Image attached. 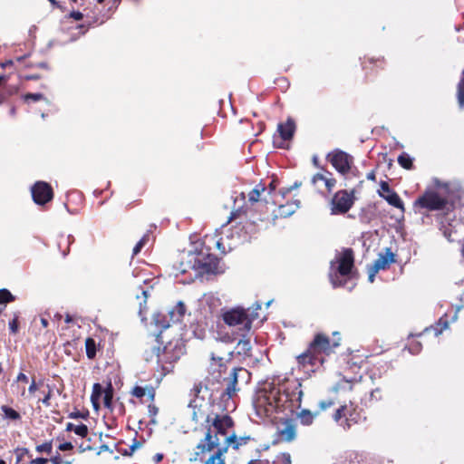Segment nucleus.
<instances>
[{"label":"nucleus","instance_id":"obj_1","mask_svg":"<svg viewBox=\"0 0 464 464\" xmlns=\"http://www.w3.org/2000/svg\"><path fill=\"white\" fill-rule=\"evenodd\" d=\"M304 392L302 384L298 381L289 382L287 386L282 389L279 386H271L269 389H263L257 394L255 401V407L257 411L264 408L268 413L274 408L283 406L284 401H291L295 403L296 408H301L302 398Z\"/></svg>","mask_w":464,"mask_h":464},{"label":"nucleus","instance_id":"obj_2","mask_svg":"<svg viewBox=\"0 0 464 464\" xmlns=\"http://www.w3.org/2000/svg\"><path fill=\"white\" fill-rule=\"evenodd\" d=\"M234 421L227 414L211 417L210 423H207L204 437L198 441L196 450L190 454L189 461L201 460L207 454L220 447L218 435H227V430L233 427Z\"/></svg>","mask_w":464,"mask_h":464},{"label":"nucleus","instance_id":"obj_3","mask_svg":"<svg viewBox=\"0 0 464 464\" xmlns=\"http://www.w3.org/2000/svg\"><path fill=\"white\" fill-rule=\"evenodd\" d=\"M341 338L338 337L331 343L328 336L324 334H317L313 342L309 344L308 349L297 357L298 362L304 365L309 363L315 365L317 362L323 363L324 359L321 354L329 355L334 353V349L340 345Z\"/></svg>","mask_w":464,"mask_h":464},{"label":"nucleus","instance_id":"obj_4","mask_svg":"<svg viewBox=\"0 0 464 464\" xmlns=\"http://www.w3.org/2000/svg\"><path fill=\"white\" fill-rule=\"evenodd\" d=\"M208 261L203 253L188 252L180 256L179 261L173 266L176 270L175 276L185 274L189 269L198 271V273L216 274L218 272L217 262L210 256H208Z\"/></svg>","mask_w":464,"mask_h":464},{"label":"nucleus","instance_id":"obj_5","mask_svg":"<svg viewBox=\"0 0 464 464\" xmlns=\"http://www.w3.org/2000/svg\"><path fill=\"white\" fill-rule=\"evenodd\" d=\"M222 317L228 326L237 327L238 334L242 337H246L255 320V316H248V314L243 308H234L226 311Z\"/></svg>","mask_w":464,"mask_h":464},{"label":"nucleus","instance_id":"obj_6","mask_svg":"<svg viewBox=\"0 0 464 464\" xmlns=\"http://www.w3.org/2000/svg\"><path fill=\"white\" fill-rule=\"evenodd\" d=\"M414 205L415 207L433 211L448 208L449 202L445 197L439 195V193L435 191H427L415 201Z\"/></svg>","mask_w":464,"mask_h":464},{"label":"nucleus","instance_id":"obj_7","mask_svg":"<svg viewBox=\"0 0 464 464\" xmlns=\"http://www.w3.org/2000/svg\"><path fill=\"white\" fill-rule=\"evenodd\" d=\"M354 203L353 191L339 190L331 200V213L333 215L348 212Z\"/></svg>","mask_w":464,"mask_h":464},{"label":"nucleus","instance_id":"obj_8","mask_svg":"<svg viewBox=\"0 0 464 464\" xmlns=\"http://www.w3.org/2000/svg\"><path fill=\"white\" fill-rule=\"evenodd\" d=\"M189 408L191 409V419L194 422L198 423L202 420H205L206 423H210L211 415L209 414L210 403L205 401L201 398H195L189 403Z\"/></svg>","mask_w":464,"mask_h":464},{"label":"nucleus","instance_id":"obj_9","mask_svg":"<svg viewBox=\"0 0 464 464\" xmlns=\"http://www.w3.org/2000/svg\"><path fill=\"white\" fill-rule=\"evenodd\" d=\"M32 197L36 204L44 205L53 198L51 186L44 181H38L32 188Z\"/></svg>","mask_w":464,"mask_h":464},{"label":"nucleus","instance_id":"obj_10","mask_svg":"<svg viewBox=\"0 0 464 464\" xmlns=\"http://www.w3.org/2000/svg\"><path fill=\"white\" fill-rule=\"evenodd\" d=\"M336 270L343 276H348L353 267V252L352 249H345L338 256H336Z\"/></svg>","mask_w":464,"mask_h":464},{"label":"nucleus","instance_id":"obj_11","mask_svg":"<svg viewBox=\"0 0 464 464\" xmlns=\"http://www.w3.org/2000/svg\"><path fill=\"white\" fill-rule=\"evenodd\" d=\"M329 157L332 165L337 171L342 174H345L349 171L351 168V158L347 153L342 150H336L329 155Z\"/></svg>","mask_w":464,"mask_h":464},{"label":"nucleus","instance_id":"obj_12","mask_svg":"<svg viewBox=\"0 0 464 464\" xmlns=\"http://www.w3.org/2000/svg\"><path fill=\"white\" fill-rule=\"evenodd\" d=\"M295 130V124L292 119H288L285 123H279L277 131L281 140L277 143L276 138L275 137L274 143L279 148H284L285 142L292 139Z\"/></svg>","mask_w":464,"mask_h":464},{"label":"nucleus","instance_id":"obj_13","mask_svg":"<svg viewBox=\"0 0 464 464\" xmlns=\"http://www.w3.org/2000/svg\"><path fill=\"white\" fill-rule=\"evenodd\" d=\"M381 190L379 194L390 205L404 211V205L399 195L390 188L387 182L382 181L380 185Z\"/></svg>","mask_w":464,"mask_h":464},{"label":"nucleus","instance_id":"obj_14","mask_svg":"<svg viewBox=\"0 0 464 464\" xmlns=\"http://www.w3.org/2000/svg\"><path fill=\"white\" fill-rule=\"evenodd\" d=\"M278 434L282 440L290 442L293 441L296 437V425L293 420L286 419L282 425V428L278 429Z\"/></svg>","mask_w":464,"mask_h":464},{"label":"nucleus","instance_id":"obj_15","mask_svg":"<svg viewBox=\"0 0 464 464\" xmlns=\"http://www.w3.org/2000/svg\"><path fill=\"white\" fill-rule=\"evenodd\" d=\"M395 262V256L392 252L391 248H385L384 254H379L377 259L374 261L372 266L375 267V272H379L380 270H384L389 267V266Z\"/></svg>","mask_w":464,"mask_h":464},{"label":"nucleus","instance_id":"obj_16","mask_svg":"<svg viewBox=\"0 0 464 464\" xmlns=\"http://www.w3.org/2000/svg\"><path fill=\"white\" fill-rule=\"evenodd\" d=\"M182 353L181 347L165 346L162 353L158 354L159 362L172 363L179 359Z\"/></svg>","mask_w":464,"mask_h":464},{"label":"nucleus","instance_id":"obj_17","mask_svg":"<svg viewBox=\"0 0 464 464\" xmlns=\"http://www.w3.org/2000/svg\"><path fill=\"white\" fill-rule=\"evenodd\" d=\"M244 372L243 368H234L230 373L229 379L227 381V384L226 390L224 392V395H227L228 398H232L237 389V382H238V373Z\"/></svg>","mask_w":464,"mask_h":464},{"label":"nucleus","instance_id":"obj_18","mask_svg":"<svg viewBox=\"0 0 464 464\" xmlns=\"http://www.w3.org/2000/svg\"><path fill=\"white\" fill-rule=\"evenodd\" d=\"M251 440L250 436H240L237 437L234 432L230 435L226 436L224 445L222 447L231 446L234 450H238L241 446L247 444Z\"/></svg>","mask_w":464,"mask_h":464},{"label":"nucleus","instance_id":"obj_19","mask_svg":"<svg viewBox=\"0 0 464 464\" xmlns=\"http://www.w3.org/2000/svg\"><path fill=\"white\" fill-rule=\"evenodd\" d=\"M204 462V464H226L225 454L227 452V447H218Z\"/></svg>","mask_w":464,"mask_h":464},{"label":"nucleus","instance_id":"obj_20","mask_svg":"<svg viewBox=\"0 0 464 464\" xmlns=\"http://www.w3.org/2000/svg\"><path fill=\"white\" fill-rule=\"evenodd\" d=\"M186 313V306L183 302L179 301L177 305L169 311L170 322L179 323L182 320Z\"/></svg>","mask_w":464,"mask_h":464},{"label":"nucleus","instance_id":"obj_21","mask_svg":"<svg viewBox=\"0 0 464 464\" xmlns=\"http://www.w3.org/2000/svg\"><path fill=\"white\" fill-rule=\"evenodd\" d=\"M318 414L319 411L312 412L309 410L304 409L297 413V418L301 424L308 426L314 422V418L318 416Z\"/></svg>","mask_w":464,"mask_h":464},{"label":"nucleus","instance_id":"obj_22","mask_svg":"<svg viewBox=\"0 0 464 464\" xmlns=\"http://www.w3.org/2000/svg\"><path fill=\"white\" fill-rule=\"evenodd\" d=\"M131 394L137 398H142L146 394H148L149 398L153 401L155 397V392L152 387H140L135 386L131 392Z\"/></svg>","mask_w":464,"mask_h":464},{"label":"nucleus","instance_id":"obj_23","mask_svg":"<svg viewBox=\"0 0 464 464\" xmlns=\"http://www.w3.org/2000/svg\"><path fill=\"white\" fill-rule=\"evenodd\" d=\"M136 298L139 301V314L143 318V314L147 309L148 292L146 290H142L141 295H137Z\"/></svg>","mask_w":464,"mask_h":464},{"label":"nucleus","instance_id":"obj_24","mask_svg":"<svg viewBox=\"0 0 464 464\" xmlns=\"http://www.w3.org/2000/svg\"><path fill=\"white\" fill-rule=\"evenodd\" d=\"M237 353L243 355H248L251 350L250 341L243 337V339L239 340L237 343Z\"/></svg>","mask_w":464,"mask_h":464},{"label":"nucleus","instance_id":"obj_25","mask_svg":"<svg viewBox=\"0 0 464 464\" xmlns=\"http://www.w3.org/2000/svg\"><path fill=\"white\" fill-rule=\"evenodd\" d=\"M266 188L263 185L259 184L248 193V200L251 203H256L259 200L260 195Z\"/></svg>","mask_w":464,"mask_h":464},{"label":"nucleus","instance_id":"obj_26","mask_svg":"<svg viewBox=\"0 0 464 464\" xmlns=\"http://www.w3.org/2000/svg\"><path fill=\"white\" fill-rule=\"evenodd\" d=\"M458 102L460 108L464 107V70L462 72V78L458 84Z\"/></svg>","mask_w":464,"mask_h":464},{"label":"nucleus","instance_id":"obj_27","mask_svg":"<svg viewBox=\"0 0 464 464\" xmlns=\"http://www.w3.org/2000/svg\"><path fill=\"white\" fill-rule=\"evenodd\" d=\"M85 347L88 358H93L96 353L95 342L92 338L86 339Z\"/></svg>","mask_w":464,"mask_h":464},{"label":"nucleus","instance_id":"obj_28","mask_svg":"<svg viewBox=\"0 0 464 464\" xmlns=\"http://www.w3.org/2000/svg\"><path fill=\"white\" fill-rule=\"evenodd\" d=\"M398 162L402 168L406 169H411L412 168V160L407 154L403 153L400 155L398 157Z\"/></svg>","mask_w":464,"mask_h":464},{"label":"nucleus","instance_id":"obj_29","mask_svg":"<svg viewBox=\"0 0 464 464\" xmlns=\"http://www.w3.org/2000/svg\"><path fill=\"white\" fill-rule=\"evenodd\" d=\"M14 300V296L5 288L0 289V304H5Z\"/></svg>","mask_w":464,"mask_h":464},{"label":"nucleus","instance_id":"obj_30","mask_svg":"<svg viewBox=\"0 0 464 464\" xmlns=\"http://www.w3.org/2000/svg\"><path fill=\"white\" fill-rule=\"evenodd\" d=\"M273 464H291L290 454L286 452L278 454L273 461Z\"/></svg>","mask_w":464,"mask_h":464},{"label":"nucleus","instance_id":"obj_31","mask_svg":"<svg viewBox=\"0 0 464 464\" xmlns=\"http://www.w3.org/2000/svg\"><path fill=\"white\" fill-rule=\"evenodd\" d=\"M348 414L352 416L348 407L346 405H343L334 414V420L335 421H339L343 417H346Z\"/></svg>","mask_w":464,"mask_h":464},{"label":"nucleus","instance_id":"obj_32","mask_svg":"<svg viewBox=\"0 0 464 464\" xmlns=\"http://www.w3.org/2000/svg\"><path fill=\"white\" fill-rule=\"evenodd\" d=\"M233 352L229 351L227 354V358L225 356H222L220 354H218L216 353H211V360L218 362L219 365L221 366L223 364L224 361H230L233 357Z\"/></svg>","mask_w":464,"mask_h":464},{"label":"nucleus","instance_id":"obj_33","mask_svg":"<svg viewBox=\"0 0 464 464\" xmlns=\"http://www.w3.org/2000/svg\"><path fill=\"white\" fill-rule=\"evenodd\" d=\"M2 411L5 413L6 418H9L11 420L20 419V414L16 411H14V409H12L10 407L3 406Z\"/></svg>","mask_w":464,"mask_h":464},{"label":"nucleus","instance_id":"obj_34","mask_svg":"<svg viewBox=\"0 0 464 464\" xmlns=\"http://www.w3.org/2000/svg\"><path fill=\"white\" fill-rule=\"evenodd\" d=\"M112 390L111 385H109V388L104 392L103 403L104 406L108 409L111 408V401H112Z\"/></svg>","mask_w":464,"mask_h":464},{"label":"nucleus","instance_id":"obj_35","mask_svg":"<svg viewBox=\"0 0 464 464\" xmlns=\"http://www.w3.org/2000/svg\"><path fill=\"white\" fill-rule=\"evenodd\" d=\"M158 412H159V409L156 405L150 404L148 406V414L150 417V423L153 425L157 424L156 416H157Z\"/></svg>","mask_w":464,"mask_h":464},{"label":"nucleus","instance_id":"obj_36","mask_svg":"<svg viewBox=\"0 0 464 464\" xmlns=\"http://www.w3.org/2000/svg\"><path fill=\"white\" fill-rule=\"evenodd\" d=\"M434 185L437 188L443 190L446 194L450 193V183L440 181L439 179H434Z\"/></svg>","mask_w":464,"mask_h":464},{"label":"nucleus","instance_id":"obj_37","mask_svg":"<svg viewBox=\"0 0 464 464\" xmlns=\"http://www.w3.org/2000/svg\"><path fill=\"white\" fill-rule=\"evenodd\" d=\"M149 240V235L145 234L140 241L136 244V246L133 247V255H137L140 253L141 248L146 245L147 241Z\"/></svg>","mask_w":464,"mask_h":464},{"label":"nucleus","instance_id":"obj_38","mask_svg":"<svg viewBox=\"0 0 464 464\" xmlns=\"http://www.w3.org/2000/svg\"><path fill=\"white\" fill-rule=\"evenodd\" d=\"M102 393V387L100 383H94L92 386V392L91 396V401H94L96 399H100Z\"/></svg>","mask_w":464,"mask_h":464},{"label":"nucleus","instance_id":"obj_39","mask_svg":"<svg viewBox=\"0 0 464 464\" xmlns=\"http://www.w3.org/2000/svg\"><path fill=\"white\" fill-rule=\"evenodd\" d=\"M73 431L75 434L84 438L88 434V427L85 424H81L78 426H75L73 429Z\"/></svg>","mask_w":464,"mask_h":464},{"label":"nucleus","instance_id":"obj_40","mask_svg":"<svg viewBox=\"0 0 464 464\" xmlns=\"http://www.w3.org/2000/svg\"><path fill=\"white\" fill-rule=\"evenodd\" d=\"M52 442H45L44 444L38 445L36 447V450L40 453L46 452L47 454H50L52 452Z\"/></svg>","mask_w":464,"mask_h":464},{"label":"nucleus","instance_id":"obj_41","mask_svg":"<svg viewBox=\"0 0 464 464\" xmlns=\"http://www.w3.org/2000/svg\"><path fill=\"white\" fill-rule=\"evenodd\" d=\"M324 184L329 192L332 191V189L334 188L336 180L334 178H332L331 173H328V177L327 179H325Z\"/></svg>","mask_w":464,"mask_h":464},{"label":"nucleus","instance_id":"obj_42","mask_svg":"<svg viewBox=\"0 0 464 464\" xmlns=\"http://www.w3.org/2000/svg\"><path fill=\"white\" fill-rule=\"evenodd\" d=\"M24 99L27 101V100H32L34 102H37V101H40L42 99H44V96L43 94L41 93H28L24 96Z\"/></svg>","mask_w":464,"mask_h":464},{"label":"nucleus","instance_id":"obj_43","mask_svg":"<svg viewBox=\"0 0 464 464\" xmlns=\"http://www.w3.org/2000/svg\"><path fill=\"white\" fill-rule=\"evenodd\" d=\"M328 173H329V172H327L326 174H323V173H317V174H315V175L313 177V179H312V182H313L314 184H316L319 180H322V181H324H324H325V179H327V177H328Z\"/></svg>","mask_w":464,"mask_h":464},{"label":"nucleus","instance_id":"obj_44","mask_svg":"<svg viewBox=\"0 0 464 464\" xmlns=\"http://www.w3.org/2000/svg\"><path fill=\"white\" fill-rule=\"evenodd\" d=\"M334 405V401L332 400L321 401L319 402L320 411H325L326 409L332 407Z\"/></svg>","mask_w":464,"mask_h":464},{"label":"nucleus","instance_id":"obj_45","mask_svg":"<svg viewBox=\"0 0 464 464\" xmlns=\"http://www.w3.org/2000/svg\"><path fill=\"white\" fill-rule=\"evenodd\" d=\"M420 351V343H414L409 346V352L412 354L418 353Z\"/></svg>","mask_w":464,"mask_h":464},{"label":"nucleus","instance_id":"obj_46","mask_svg":"<svg viewBox=\"0 0 464 464\" xmlns=\"http://www.w3.org/2000/svg\"><path fill=\"white\" fill-rule=\"evenodd\" d=\"M9 328L11 330V332L13 334H16L17 331H18V321H17V318H14L10 323H9Z\"/></svg>","mask_w":464,"mask_h":464},{"label":"nucleus","instance_id":"obj_47","mask_svg":"<svg viewBox=\"0 0 464 464\" xmlns=\"http://www.w3.org/2000/svg\"><path fill=\"white\" fill-rule=\"evenodd\" d=\"M73 448L71 442H64L59 445V450L62 451L71 450Z\"/></svg>","mask_w":464,"mask_h":464},{"label":"nucleus","instance_id":"obj_48","mask_svg":"<svg viewBox=\"0 0 464 464\" xmlns=\"http://www.w3.org/2000/svg\"><path fill=\"white\" fill-rule=\"evenodd\" d=\"M51 396H52V391L49 389L48 392L44 395V397L42 399V402L45 405V406H49L50 405V399H51Z\"/></svg>","mask_w":464,"mask_h":464},{"label":"nucleus","instance_id":"obj_49","mask_svg":"<svg viewBox=\"0 0 464 464\" xmlns=\"http://www.w3.org/2000/svg\"><path fill=\"white\" fill-rule=\"evenodd\" d=\"M70 16L76 21H80L82 19L83 15L81 12L73 11L70 14Z\"/></svg>","mask_w":464,"mask_h":464},{"label":"nucleus","instance_id":"obj_50","mask_svg":"<svg viewBox=\"0 0 464 464\" xmlns=\"http://www.w3.org/2000/svg\"><path fill=\"white\" fill-rule=\"evenodd\" d=\"M378 272H375V267L374 266H371L370 269H369V281L371 283H372L374 281V277H375V275L377 274Z\"/></svg>","mask_w":464,"mask_h":464},{"label":"nucleus","instance_id":"obj_51","mask_svg":"<svg viewBox=\"0 0 464 464\" xmlns=\"http://www.w3.org/2000/svg\"><path fill=\"white\" fill-rule=\"evenodd\" d=\"M49 460L44 458H36L31 461V464H47Z\"/></svg>","mask_w":464,"mask_h":464},{"label":"nucleus","instance_id":"obj_52","mask_svg":"<svg viewBox=\"0 0 464 464\" xmlns=\"http://www.w3.org/2000/svg\"><path fill=\"white\" fill-rule=\"evenodd\" d=\"M28 450L25 449V448H23V449H18L17 450V457H18V461L22 459V457L25 454H28Z\"/></svg>","mask_w":464,"mask_h":464},{"label":"nucleus","instance_id":"obj_53","mask_svg":"<svg viewBox=\"0 0 464 464\" xmlns=\"http://www.w3.org/2000/svg\"><path fill=\"white\" fill-rule=\"evenodd\" d=\"M255 305L256 307L254 311L251 314H248V316H255V319H256L258 317L257 311L261 308V304L256 303Z\"/></svg>","mask_w":464,"mask_h":464},{"label":"nucleus","instance_id":"obj_54","mask_svg":"<svg viewBox=\"0 0 464 464\" xmlns=\"http://www.w3.org/2000/svg\"><path fill=\"white\" fill-rule=\"evenodd\" d=\"M294 212H295V210H294V209L289 210V211H285V207H284V206H280V214H281L282 216L286 217V216H289V215L293 214Z\"/></svg>","mask_w":464,"mask_h":464},{"label":"nucleus","instance_id":"obj_55","mask_svg":"<svg viewBox=\"0 0 464 464\" xmlns=\"http://www.w3.org/2000/svg\"><path fill=\"white\" fill-rule=\"evenodd\" d=\"M16 381L17 382H28V378L25 374L20 372L16 378Z\"/></svg>","mask_w":464,"mask_h":464},{"label":"nucleus","instance_id":"obj_56","mask_svg":"<svg viewBox=\"0 0 464 464\" xmlns=\"http://www.w3.org/2000/svg\"><path fill=\"white\" fill-rule=\"evenodd\" d=\"M37 390L35 381L33 380L31 385L28 388L29 393H34Z\"/></svg>","mask_w":464,"mask_h":464},{"label":"nucleus","instance_id":"obj_57","mask_svg":"<svg viewBox=\"0 0 464 464\" xmlns=\"http://www.w3.org/2000/svg\"><path fill=\"white\" fill-rule=\"evenodd\" d=\"M51 461L53 462V464H61L62 463V459H61L60 455L58 454L57 456L52 458Z\"/></svg>","mask_w":464,"mask_h":464},{"label":"nucleus","instance_id":"obj_58","mask_svg":"<svg viewBox=\"0 0 464 464\" xmlns=\"http://www.w3.org/2000/svg\"><path fill=\"white\" fill-rule=\"evenodd\" d=\"M69 417L72 419H77V418H81L82 414L80 411H75V412L70 413Z\"/></svg>","mask_w":464,"mask_h":464},{"label":"nucleus","instance_id":"obj_59","mask_svg":"<svg viewBox=\"0 0 464 464\" xmlns=\"http://www.w3.org/2000/svg\"><path fill=\"white\" fill-rule=\"evenodd\" d=\"M40 323L44 328H46L49 324L48 320L46 318L42 317L40 319Z\"/></svg>","mask_w":464,"mask_h":464},{"label":"nucleus","instance_id":"obj_60","mask_svg":"<svg viewBox=\"0 0 464 464\" xmlns=\"http://www.w3.org/2000/svg\"><path fill=\"white\" fill-rule=\"evenodd\" d=\"M276 188V183L275 180H273L270 184H269V192H273L275 191Z\"/></svg>","mask_w":464,"mask_h":464},{"label":"nucleus","instance_id":"obj_61","mask_svg":"<svg viewBox=\"0 0 464 464\" xmlns=\"http://www.w3.org/2000/svg\"><path fill=\"white\" fill-rule=\"evenodd\" d=\"M99 401H100V399H96V400H94V401H92V406H93V408H94L95 410H98V409H99V405H100V404H99Z\"/></svg>","mask_w":464,"mask_h":464},{"label":"nucleus","instance_id":"obj_62","mask_svg":"<svg viewBox=\"0 0 464 464\" xmlns=\"http://www.w3.org/2000/svg\"><path fill=\"white\" fill-rule=\"evenodd\" d=\"M74 428H75V425H73L71 422L67 423V425H66V430L67 431H72V430H73Z\"/></svg>","mask_w":464,"mask_h":464},{"label":"nucleus","instance_id":"obj_63","mask_svg":"<svg viewBox=\"0 0 464 464\" xmlns=\"http://www.w3.org/2000/svg\"><path fill=\"white\" fill-rule=\"evenodd\" d=\"M439 324H443V329L448 328V325H449L448 322L447 321H443L442 318L440 319Z\"/></svg>","mask_w":464,"mask_h":464},{"label":"nucleus","instance_id":"obj_64","mask_svg":"<svg viewBox=\"0 0 464 464\" xmlns=\"http://www.w3.org/2000/svg\"><path fill=\"white\" fill-rule=\"evenodd\" d=\"M300 186H301V183L295 182L292 187H290L289 188H287L286 192H289V191H291L292 189L296 188H298V187H300Z\"/></svg>","mask_w":464,"mask_h":464}]
</instances>
